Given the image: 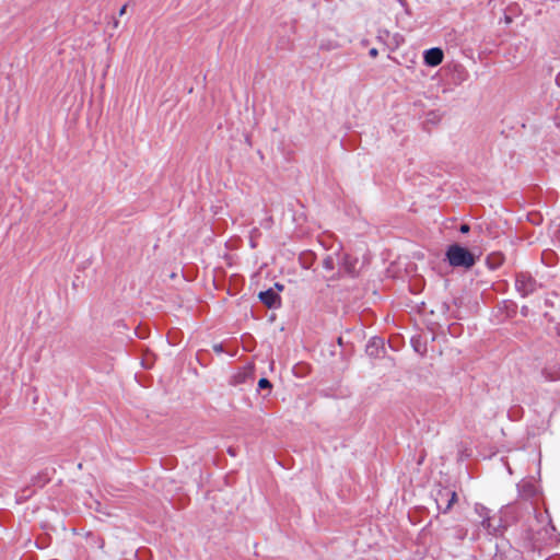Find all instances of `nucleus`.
<instances>
[{"label": "nucleus", "mask_w": 560, "mask_h": 560, "mask_svg": "<svg viewBox=\"0 0 560 560\" xmlns=\"http://www.w3.org/2000/svg\"><path fill=\"white\" fill-rule=\"evenodd\" d=\"M276 288H277L279 291H282L284 287H283L282 284H280V283H276Z\"/></svg>", "instance_id": "aec40b11"}, {"label": "nucleus", "mask_w": 560, "mask_h": 560, "mask_svg": "<svg viewBox=\"0 0 560 560\" xmlns=\"http://www.w3.org/2000/svg\"><path fill=\"white\" fill-rule=\"evenodd\" d=\"M446 259L452 267L466 269L471 268L476 262L474 254L458 244H452L447 247Z\"/></svg>", "instance_id": "f03ea898"}, {"label": "nucleus", "mask_w": 560, "mask_h": 560, "mask_svg": "<svg viewBox=\"0 0 560 560\" xmlns=\"http://www.w3.org/2000/svg\"><path fill=\"white\" fill-rule=\"evenodd\" d=\"M252 377H253L252 369L242 368L231 376L229 384L232 386H237V385L246 383L247 380L252 378Z\"/></svg>", "instance_id": "1a4fd4ad"}, {"label": "nucleus", "mask_w": 560, "mask_h": 560, "mask_svg": "<svg viewBox=\"0 0 560 560\" xmlns=\"http://www.w3.org/2000/svg\"><path fill=\"white\" fill-rule=\"evenodd\" d=\"M259 299L269 308H277L281 305V298L273 289L261 291Z\"/></svg>", "instance_id": "0eeeda50"}, {"label": "nucleus", "mask_w": 560, "mask_h": 560, "mask_svg": "<svg viewBox=\"0 0 560 560\" xmlns=\"http://www.w3.org/2000/svg\"><path fill=\"white\" fill-rule=\"evenodd\" d=\"M468 231H469V226H468L467 224H463V225L460 226V232H462V233H466V232H468Z\"/></svg>", "instance_id": "a211bd4d"}, {"label": "nucleus", "mask_w": 560, "mask_h": 560, "mask_svg": "<svg viewBox=\"0 0 560 560\" xmlns=\"http://www.w3.org/2000/svg\"><path fill=\"white\" fill-rule=\"evenodd\" d=\"M457 501V493L448 488L439 489L435 495L438 509L447 513Z\"/></svg>", "instance_id": "20e7f679"}, {"label": "nucleus", "mask_w": 560, "mask_h": 560, "mask_svg": "<svg viewBox=\"0 0 560 560\" xmlns=\"http://www.w3.org/2000/svg\"><path fill=\"white\" fill-rule=\"evenodd\" d=\"M369 55H370L371 57H376V56L378 55V51H377V49H376V48H372V49H370Z\"/></svg>", "instance_id": "2eb2a0df"}, {"label": "nucleus", "mask_w": 560, "mask_h": 560, "mask_svg": "<svg viewBox=\"0 0 560 560\" xmlns=\"http://www.w3.org/2000/svg\"><path fill=\"white\" fill-rule=\"evenodd\" d=\"M229 453H230L232 456H234V455H235V453L232 451V448H229Z\"/></svg>", "instance_id": "4be33fe9"}, {"label": "nucleus", "mask_w": 560, "mask_h": 560, "mask_svg": "<svg viewBox=\"0 0 560 560\" xmlns=\"http://www.w3.org/2000/svg\"><path fill=\"white\" fill-rule=\"evenodd\" d=\"M338 276L341 275H355L357 259L348 254H337Z\"/></svg>", "instance_id": "39448f33"}, {"label": "nucleus", "mask_w": 560, "mask_h": 560, "mask_svg": "<svg viewBox=\"0 0 560 560\" xmlns=\"http://www.w3.org/2000/svg\"><path fill=\"white\" fill-rule=\"evenodd\" d=\"M475 512L482 518V520H487V518H490V511L488 508H486L485 505L480 504V503H476L475 504Z\"/></svg>", "instance_id": "ddd939ff"}, {"label": "nucleus", "mask_w": 560, "mask_h": 560, "mask_svg": "<svg viewBox=\"0 0 560 560\" xmlns=\"http://www.w3.org/2000/svg\"><path fill=\"white\" fill-rule=\"evenodd\" d=\"M557 234L560 236V225L558 228Z\"/></svg>", "instance_id": "5701e85b"}, {"label": "nucleus", "mask_w": 560, "mask_h": 560, "mask_svg": "<svg viewBox=\"0 0 560 560\" xmlns=\"http://www.w3.org/2000/svg\"><path fill=\"white\" fill-rule=\"evenodd\" d=\"M213 350H214L215 352H219V353H220V352H222V351H223V347H222V345H214V346H213Z\"/></svg>", "instance_id": "dca6fc26"}, {"label": "nucleus", "mask_w": 560, "mask_h": 560, "mask_svg": "<svg viewBox=\"0 0 560 560\" xmlns=\"http://www.w3.org/2000/svg\"><path fill=\"white\" fill-rule=\"evenodd\" d=\"M272 385L269 380L262 377L258 382V388L259 389H271Z\"/></svg>", "instance_id": "4468645a"}, {"label": "nucleus", "mask_w": 560, "mask_h": 560, "mask_svg": "<svg viewBox=\"0 0 560 560\" xmlns=\"http://www.w3.org/2000/svg\"><path fill=\"white\" fill-rule=\"evenodd\" d=\"M520 495L524 499H530L536 495V486L529 480H523L518 483Z\"/></svg>", "instance_id": "9d476101"}, {"label": "nucleus", "mask_w": 560, "mask_h": 560, "mask_svg": "<svg viewBox=\"0 0 560 560\" xmlns=\"http://www.w3.org/2000/svg\"><path fill=\"white\" fill-rule=\"evenodd\" d=\"M544 378L548 382L560 380V364H552L544 368L541 372Z\"/></svg>", "instance_id": "9b49d317"}, {"label": "nucleus", "mask_w": 560, "mask_h": 560, "mask_svg": "<svg viewBox=\"0 0 560 560\" xmlns=\"http://www.w3.org/2000/svg\"><path fill=\"white\" fill-rule=\"evenodd\" d=\"M516 521V506L514 504H508L500 510V516L498 518L494 516H490V518L482 520L481 526L490 535L497 536L511 523H514Z\"/></svg>", "instance_id": "f257e3e1"}, {"label": "nucleus", "mask_w": 560, "mask_h": 560, "mask_svg": "<svg viewBox=\"0 0 560 560\" xmlns=\"http://www.w3.org/2000/svg\"><path fill=\"white\" fill-rule=\"evenodd\" d=\"M126 10H127V5H122L121 9L119 10V15H124L126 13Z\"/></svg>", "instance_id": "6ab92c4d"}, {"label": "nucleus", "mask_w": 560, "mask_h": 560, "mask_svg": "<svg viewBox=\"0 0 560 560\" xmlns=\"http://www.w3.org/2000/svg\"><path fill=\"white\" fill-rule=\"evenodd\" d=\"M540 288V284L529 272H517L515 276V289L523 296L526 298Z\"/></svg>", "instance_id": "7ed1b4c3"}, {"label": "nucleus", "mask_w": 560, "mask_h": 560, "mask_svg": "<svg viewBox=\"0 0 560 560\" xmlns=\"http://www.w3.org/2000/svg\"><path fill=\"white\" fill-rule=\"evenodd\" d=\"M521 314H522L523 316H527V315H528V307H527V306H523V307L521 308Z\"/></svg>", "instance_id": "f3484780"}, {"label": "nucleus", "mask_w": 560, "mask_h": 560, "mask_svg": "<svg viewBox=\"0 0 560 560\" xmlns=\"http://www.w3.org/2000/svg\"><path fill=\"white\" fill-rule=\"evenodd\" d=\"M365 352L371 358H380L385 353L384 339L373 337L369 340Z\"/></svg>", "instance_id": "423d86ee"}, {"label": "nucleus", "mask_w": 560, "mask_h": 560, "mask_svg": "<svg viewBox=\"0 0 560 560\" xmlns=\"http://www.w3.org/2000/svg\"><path fill=\"white\" fill-rule=\"evenodd\" d=\"M444 58L443 50L441 48L434 47L424 51L423 59L425 65L430 67L439 66Z\"/></svg>", "instance_id": "6e6552de"}, {"label": "nucleus", "mask_w": 560, "mask_h": 560, "mask_svg": "<svg viewBox=\"0 0 560 560\" xmlns=\"http://www.w3.org/2000/svg\"><path fill=\"white\" fill-rule=\"evenodd\" d=\"M336 266H338V262H337V254H335V255H327V256L323 259V267H324L327 271H332V270H335Z\"/></svg>", "instance_id": "f8f14e48"}, {"label": "nucleus", "mask_w": 560, "mask_h": 560, "mask_svg": "<svg viewBox=\"0 0 560 560\" xmlns=\"http://www.w3.org/2000/svg\"><path fill=\"white\" fill-rule=\"evenodd\" d=\"M113 25H114V27H117L118 26V21L114 20Z\"/></svg>", "instance_id": "412c9836"}]
</instances>
